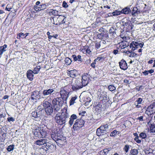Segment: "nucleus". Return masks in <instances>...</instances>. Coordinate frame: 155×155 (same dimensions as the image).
I'll use <instances>...</instances> for the list:
<instances>
[{"label":"nucleus","instance_id":"obj_20","mask_svg":"<svg viewBox=\"0 0 155 155\" xmlns=\"http://www.w3.org/2000/svg\"><path fill=\"white\" fill-rule=\"evenodd\" d=\"M70 76L71 78L78 77V74L77 71L75 70H72L69 71Z\"/></svg>","mask_w":155,"mask_h":155},{"label":"nucleus","instance_id":"obj_44","mask_svg":"<svg viewBox=\"0 0 155 155\" xmlns=\"http://www.w3.org/2000/svg\"><path fill=\"white\" fill-rule=\"evenodd\" d=\"M117 132H119L117 131L116 130H114L110 133V135L111 137L115 136Z\"/></svg>","mask_w":155,"mask_h":155},{"label":"nucleus","instance_id":"obj_40","mask_svg":"<svg viewBox=\"0 0 155 155\" xmlns=\"http://www.w3.org/2000/svg\"><path fill=\"white\" fill-rule=\"evenodd\" d=\"M108 88L109 90L111 91H114L116 89L115 87L112 85H109Z\"/></svg>","mask_w":155,"mask_h":155},{"label":"nucleus","instance_id":"obj_21","mask_svg":"<svg viewBox=\"0 0 155 155\" xmlns=\"http://www.w3.org/2000/svg\"><path fill=\"white\" fill-rule=\"evenodd\" d=\"M127 42L125 41H122L119 43V48L121 49H124L128 47L127 45Z\"/></svg>","mask_w":155,"mask_h":155},{"label":"nucleus","instance_id":"obj_22","mask_svg":"<svg viewBox=\"0 0 155 155\" xmlns=\"http://www.w3.org/2000/svg\"><path fill=\"white\" fill-rule=\"evenodd\" d=\"M7 45L5 44L3 46H0V55H2L3 52L6 51Z\"/></svg>","mask_w":155,"mask_h":155},{"label":"nucleus","instance_id":"obj_15","mask_svg":"<svg viewBox=\"0 0 155 155\" xmlns=\"http://www.w3.org/2000/svg\"><path fill=\"white\" fill-rule=\"evenodd\" d=\"M54 91L53 89L50 88L48 90H44L42 92V94L45 96H49Z\"/></svg>","mask_w":155,"mask_h":155},{"label":"nucleus","instance_id":"obj_10","mask_svg":"<svg viewBox=\"0 0 155 155\" xmlns=\"http://www.w3.org/2000/svg\"><path fill=\"white\" fill-rule=\"evenodd\" d=\"M97 37L99 39L103 40H107L109 38L108 33L106 32H103L101 33H99L97 35Z\"/></svg>","mask_w":155,"mask_h":155},{"label":"nucleus","instance_id":"obj_12","mask_svg":"<svg viewBox=\"0 0 155 155\" xmlns=\"http://www.w3.org/2000/svg\"><path fill=\"white\" fill-rule=\"evenodd\" d=\"M48 141V140L46 138H44L35 141V144L41 146L44 145L45 146V145Z\"/></svg>","mask_w":155,"mask_h":155},{"label":"nucleus","instance_id":"obj_36","mask_svg":"<svg viewBox=\"0 0 155 155\" xmlns=\"http://www.w3.org/2000/svg\"><path fill=\"white\" fill-rule=\"evenodd\" d=\"M77 98V96L72 97L70 101V105H71L73 104L74 103L75 101Z\"/></svg>","mask_w":155,"mask_h":155},{"label":"nucleus","instance_id":"obj_11","mask_svg":"<svg viewBox=\"0 0 155 155\" xmlns=\"http://www.w3.org/2000/svg\"><path fill=\"white\" fill-rule=\"evenodd\" d=\"M45 147L48 150H50L51 152L54 151L56 149V146L49 143L48 141L45 145Z\"/></svg>","mask_w":155,"mask_h":155},{"label":"nucleus","instance_id":"obj_1","mask_svg":"<svg viewBox=\"0 0 155 155\" xmlns=\"http://www.w3.org/2000/svg\"><path fill=\"white\" fill-rule=\"evenodd\" d=\"M68 112L66 109L63 110L61 115L58 114H56L54 119L56 122L59 124L63 125L66 123L69 117Z\"/></svg>","mask_w":155,"mask_h":155},{"label":"nucleus","instance_id":"obj_31","mask_svg":"<svg viewBox=\"0 0 155 155\" xmlns=\"http://www.w3.org/2000/svg\"><path fill=\"white\" fill-rule=\"evenodd\" d=\"M74 83L77 85L80 88H81L83 87V86L81 83V80H78V79H77L75 82Z\"/></svg>","mask_w":155,"mask_h":155},{"label":"nucleus","instance_id":"obj_42","mask_svg":"<svg viewBox=\"0 0 155 155\" xmlns=\"http://www.w3.org/2000/svg\"><path fill=\"white\" fill-rule=\"evenodd\" d=\"M25 35V34L22 33H19L17 35V38L18 39H20L21 38H23Z\"/></svg>","mask_w":155,"mask_h":155},{"label":"nucleus","instance_id":"obj_41","mask_svg":"<svg viewBox=\"0 0 155 155\" xmlns=\"http://www.w3.org/2000/svg\"><path fill=\"white\" fill-rule=\"evenodd\" d=\"M14 147V145H9L7 148V150L9 152L13 150Z\"/></svg>","mask_w":155,"mask_h":155},{"label":"nucleus","instance_id":"obj_2","mask_svg":"<svg viewBox=\"0 0 155 155\" xmlns=\"http://www.w3.org/2000/svg\"><path fill=\"white\" fill-rule=\"evenodd\" d=\"M64 102V100H63L62 98L59 97H57L53 100L52 103L54 113L60 110Z\"/></svg>","mask_w":155,"mask_h":155},{"label":"nucleus","instance_id":"obj_52","mask_svg":"<svg viewBox=\"0 0 155 155\" xmlns=\"http://www.w3.org/2000/svg\"><path fill=\"white\" fill-rule=\"evenodd\" d=\"M56 143L58 144V145H62L63 144V141L62 140V139H61L59 140L56 142Z\"/></svg>","mask_w":155,"mask_h":155},{"label":"nucleus","instance_id":"obj_25","mask_svg":"<svg viewBox=\"0 0 155 155\" xmlns=\"http://www.w3.org/2000/svg\"><path fill=\"white\" fill-rule=\"evenodd\" d=\"M48 13L50 15H53L55 16L58 15V11L55 10L50 9Z\"/></svg>","mask_w":155,"mask_h":155},{"label":"nucleus","instance_id":"obj_57","mask_svg":"<svg viewBox=\"0 0 155 155\" xmlns=\"http://www.w3.org/2000/svg\"><path fill=\"white\" fill-rule=\"evenodd\" d=\"M62 136L60 134H59V135H58V136H57V137L56 138V141L61 139L62 138Z\"/></svg>","mask_w":155,"mask_h":155},{"label":"nucleus","instance_id":"obj_54","mask_svg":"<svg viewBox=\"0 0 155 155\" xmlns=\"http://www.w3.org/2000/svg\"><path fill=\"white\" fill-rule=\"evenodd\" d=\"M62 6L63 7L66 8L68 7V5L65 1H64L63 2Z\"/></svg>","mask_w":155,"mask_h":155},{"label":"nucleus","instance_id":"obj_34","mask_svg":"<svg viewBox=\"0 0 155 155\" xmlns=\"http://www.w3.org/2000/svg\"><path fill=\"white\" fill-rule=\"evenodd\" d=\"M65 61L67 65H69L71 64L72 61L69 58L67 57L65 59Z\"/></svg>","mask_w":155,"mask_h":155},{"label":"nucleus","instance_id":"obj_51","mask_svg":"<svg viewBox=\"0 0 155 155\" xmlns=\"http://www.w3.org/2000/svg\"><path fill=\"white\" fill-rule=\"evenodd\" d=\"M101 42H97L95 45V47L97 49L99 48L101 46Z\"/></svg>","mask_w":155,"mask_h":155},{"label":"nucleus","instance_id":"obj_17","mask_svg":"<svg viewBox=\"0 0 155 155\" xmlns=\"http://www.w3.org/2000/svg\"><path fill=\"white\" fill-rule=\"evenodd\" d=\"M89 79V78H81V79H80L83 87L87 85L89 81H91Z\"/></svg>","mask_w":155,"mask_h":155},{"label":"nucleus","instance_id":"obj_27","mask_svg":"<svg viewBox=\"0 0 155 155\" xmlns=\"http://www.w3.org/2000/svg\"><path fill=\"white\" fill-rule=\"evenodd\" d=\"M74 83L72 85L71 89L73 91H76L81 88Z\"/></svg>","mask_w":155,"mask_h":155},{"label":"nucleus","instance_id":"obj_55","mask_svg":"<svg viewBox=\"0 0 155 155\" xmlns=\"http://www.w3.org/2000/svg\"><path fill=\"white\" fill-rule=\"evenodd\" d=\"M7 119H8V120L9 122H10L11 121L13 122V121H14L15 120V119L13 118L12 117H8L7 118Z\"/></svg>","mask_w":155,"mask_h":155},{"label":"nucleus","instance_id":"obj_59","mask_svg":"<svg viewBox=\"0 0 155 155\" xmlns=\"http://www.w3.org/2000/svg\"><path fill=\"white\" fill-rule=\"evenodd\" d=\"M86 53L89 54H90V52H91V51H90V49L89 48H87L86 49Z\"/></svg>","mask_w":155,"mask_h":155},{"label":"nucleus","instance_id":"obj_60","mask_svg":"<svg viewBox=\"0 0 155 155\" xmlns=\"http://www.w3.org/2000/svg\"><path fill=\"white\" fill-rule=\"evenodd\" d=\"M87 122L89 123H93L94 122L93 119H91L88 120H87Z\"/></svg>","mask_w":155,"mask_h":155},{"label":"nucleus","instance_id":"obj_50","mask_svg":"<svg viewBox=\"0 0 155 155\" xmlns=\"http://www.w3.org/2000/svg\"><path fill=\"white\" fill-rule=\"evenodd\" d=\"M144 87L142 85H140L138 87H137L136 88V90L138 91H139L143 89Z\"/></svg>","mask_w":155,"mask_h":155},{"label":"nucleus","instance_id":"obj_32","mask_svg":"<svg viewBox=\"0 0 155 155\" xmlns=\"http://www.w3.org/2000/svg\"><path fill=\"white\" fill-rule=\"evenodd\" d=\"M58 135H59V134L57 133H53L51 135V138L55 142L57 141L56 140L57 137V136H58Z\"/></svg>","mask_w":155,"mask_h":155},{"label":"nucleus","instance_id":"obj_5","mask_svg":"<svg viewBox=\"0 0 155 155\" xmlns=\"http://www.w3.org/2000/svg\"><path fill=\"white\" fill-rule=\"evenodd\" d=\"M146 6V4H141L140 5H137L135 7H134L131 12V14L133 17H135L137 15L141 13V6Z\"/></svg>","mask_w":155,"mask_h":155},{"label":"nucleus","instance_id":"obj_6","mask_svg":"<svg viewBox=\"0 0 155 155\" xmlns=\"http://www.w3.org/2000/svg\"><path fill=\"white\" fill-rule=\"evenodd\" d=\"M68 87L67 86L61 88V89L60 93L61 97H60L62 98L64 101L66 100L68 96L69 91L68 90Z\"/></svg>","mask_w":155,"mask_h":155},{"label":"nucleus","instance_id":"obj_14","mask_svg":"<svg viewBox=\"0 0 155 155\" xmlns=\"http://www.w3.org/2000/svg\"><path fill=\"white\" fill-rule=\"evenodd\" d=\"M120 68L123 70H126L127 68V64L126 61L124 59H122L119 62Z\"/></svg>","mask_w":155,"mask_h":155},{"label":"nucleus","instance_id":"obj_19","mask_svg":"<svg viewBox=\"0 0 155 155\" xmlns=\"http://www.w3.org/2000/svg\"><path fill=\"white\" fill-rule=\"evenodd\" d=\"M77 117L75 114H73L71 115L69 121L68 122L70 126L72 125L74 122V120L77 119Z\"/></svg>","mask_w":155,"mask_h":155},{"label":"nucleus","instance_id":"obj_18","mask_svg":"<svg viewBox=\"0 0 155 155\" xmlns=\"http://www.w3.org/2000/svg\"><path fill=\"white\" fill-rule=\"evenodd\" d=\"M131 6H127L123 8L121 11V14H128L131 12V10L130 8Z\"/></svg>","mask_w":155,"mask_h":155},{"label":"nucleus","instance_id":"obj_61","mask_svg":"<svg viewBox=\"0 0 155 155\" xmlns=\"http://www.w3.org/2000/svg\"><path fill=\"white\" fill-rule=\"evenodd\" d=\"M118 52V51L117 49H114L113 51V53L115 55L117 54Z\"/></svg>","mask_w":155,"mask_h":155},{"label":"nucleus","instance_id":"obj_35","mask_svg":"<svg viewBox=\"0 0 155 155\" xmlns=\"http://www.w3.org/2000/svg\"><path fill=\"white\" fill-rule=\"evenodd\" d=\"M40 68H41L40 66H38L35 68L34 70H33V71L34 74H38V72L39 71Z\"/></svg>","mask_w":155,"mask_h":155},{"label":"nucleus","instance_id":"obj_43","mask_svg":"<svg viewBox=\"0 0 155 155\" xmlns=\"http://www.w3.org/2000/svg\"><path fill=\"white\" fill-rule=\"evenodd\" d=\"M34 9L35 11L36 12L39 11L41 10V7H39L37 5H35L34 6Z\"/></svg>","mask_w":155,"mask_h":155},{"label":"nucleus","instance_id":"obj_24","mask_svg":"<svg viewBox=\"0 0 155 155\" xmlns=\"http://www.w3.org/2000/svg\"><path fill=\"white\" fill-rule=\"evenodd\" d=\"M137 42L132 41L130 44V47L133 50H134L138 48Z\"/></svg>","mask_w":155,"mask_h":155},{"label":"nucleus","instance_id":"obj_4","mask_svg":"<svg viewBox=\"0 0 155 155\" xmlns=\"http://www.w3.org/2000/svg\"><path fill=\"white\" fill-rule=\"evenodd\" d=\"M108 129L109 126L107 124L101 126L97 130V135L99 137L107 134L108 133Z\"/></svg>","mask_w":155,"mask_h":155},{"label":"nucleus","instance_id":"obj_45","mask_svg":"<svg viewBox=\"0 0 155 155\" xmlns=\"http://www.w3.org/2000/svg\"><path fill=\"white\" fill-rule=\"evenodd\" d=\"M130 146H130L128 145H126L124 146V149L126 153L128 152Z\"/></svg>","mask_w":155,"mask_h":155},{"label":"nucleus","instance_id":"obj_37","mask_svg":"<svg viewBox=\"0 0 155 155\" xmlns=\"http://www.w3.org/2000/svg\"><path fill=\"white\" fill-rule=\"evenodd\" d=\"M112 14L114 16H117L121 14V11L116 10L114 12H112Z\"/></svg>","mask_w":155,"mask_h":155},{"label":"nucleus","instance_id":"obj_8","mask_svg":"<svg viewBox=\"0 0 155 155\" xmlns=\"http://www.w3.org/2000/svg\"><path fill=\"white\" fill-rule=\"evenodd\" d=\"M145 112L148 115L155 113V102L148 106Z\"/></svg>","mask_w":155,"mask_h":155},{"label":"nucleus","instance_id":"obj_56","mask_svg":"<svg viewBox=\"0 0 155 155\" xmlns=\"http://www.w3.org/2000/svg\"><path fill=\"white\" fill-rule=\"evenodd\" d=\"M72 57L74 61H78L77 57L75 55H73Z\"/></svg>","mask_w":155,"mask_h":155},{"label":"nucleus","instance_id":"obj_13","mask_svg":"<svg viewBox=\"0 0 155 155\" xmlns=\"http://www.w3.org/2000/svg\"><path fill=\"white\" fill-rule=\"evenodd\" d=\"M41 98L39 91H35L32 93L31 95V98L32 99H39Z\"/></svg>","mask_w":155,"mask_h":155},{"label":"nucleus","instance_id":"obj_48","mask_svg":"<svg viewBox=\"0 0 155 155\" xmlns=\"http://www.w3.org/2000/svg\"><path fill=\"white\" fill-rule=\"evenodd\" d=\"M137 47L138 48L140 47L141 48H142L143 46L144 45V43L143 42H142L141 43H138L137 42Z\"/></svg>","mask_w":155,"mask_h":155},{"label":"nucleus","instance_id":"obj_47","mask_svg":"<svg viewBox=\"0 0 155 155\" xmlns=\"http://www.w3.org/2000/svg\"><path fill=\"white\" fill-rule=\"evenodd\" d=\"M124 82L125 84L126 85H127L128 84H129L131 82V80H130V79L127 80V79H124Z\"/></svg>","mask_w":155,"mask_h":155},{"label":"nucleus","instance_id":"obj_23","mask_svg":"<svg viewBox=\"0 0 155 155\" xmlns=\"http://www.w3.org/2000/svg\"><path fill=\"white\" fill-rule=\"evenodd\" d=\"M122 51L127 53L128 55H129V54H130L129 56L130 57H136L137 55V54L134 52H131L130 51L123 50Z\"/></svg>","mask_w":155,"mask_h":155},{"label":"nucleus","instance_id":"obj_63","mask_svg":"<svg viewBox=\"0 0 155 155\" xmlns=\"http://www.w3.org/2000/svg\"><path fill=\"white\" fill-rule=\"evenodd\" d=\"M137 119L140 121H142L143 120V117L140 116V117H139L137 118Z\"/></svg>","mask_w":155,"mask_h":155},{"label":"nucleus","instance_id":"obj_16","mask_svg":"<svg viewBox=\"0 0 155 155\" xmlns=\"http://www.w3.org/2000/svg\"><path fill=\"white\" fill-rule=\"evenodd\" d=\"M42 110H40L38 112L36 111H34L31 113V116L34 118H37L40 117L42 115Z\"/></svg>","mask_w":155,"mask_h":155},{"label":"nucleus","instance_id":"obj_28","mask_svg":"<svg viewBox=\"0 0 155 155\" xmlns=\"http://www.w3.org/2000/svg\"><path fill=\"white\" fill-rule=\"evenodd\" d=\"M138 152L137 149H132L130 151V155H137Z\"/></svg>","mask_w":155,"mask_h":155},{"label":"nucleus","instance_id":"obj_3","mask_svg":"<svg viewBox=\"0 0 155 155\" xmlns=\"http://www.w3.org/2000/svg\"><path fill=\"white\" fill-rule=\"evenodd\" d=\"M35 136L38 138L44 137L47 134V131L41 127H37L33 131Z\"/></svg>","mask_w":155,"mask_h":155},{"label":"nucleus","instance_id":"obj_7","mask_svg":"<svg viewBox=\"0 0 155 155\" xmlns=\"http://www.w3.org/2000/svg\"><path fill=\"white\" fill-rule=\"evenodd\" d=\"M43 106L45 108V112L47 114L51 115L53 111V109L51 104L47 101H44Z\"/></svg>","mask_w":155,"mask_h":155},{"label":"nucleus","instance_id":"obj_29","mask_svg":"<svg viewBox=\"0 0 155 155\" xmlns=\"http://www.w3.org/2000/svg\"><path fill=\"white\" fill-rule=\"evenodd\" d=\"M146 6L143 5V6L141 7V8H142V12L141 13H148V10L147 8L146 7Z\"/></svg>","mask_w":155,"mask_h":155},{"label":"nucleus","instance_id":"obj_39","mask_svg":"<svg viewBox=\"0 0 155 155\" xmlns=\"http://www.w3.org/2000/svg\"><path fill=\"white\" fill-rule=\"evenodd\" d=\"M150 131L151 132H155V123L151 124L150 127Z\"/></svg>","mask_w":155,"mask_h":155},{"label":"nucleus","instance_id":"obj_58","mask_svg":"<svg viewBox=\"0 0 155 155\" xmlns=\"http://www.w3.org/2000/svg\"><path fill=\"white\" fill-rule=\"evenodd\" d=\"M77 58H78V61H83V60L81 58V56L80 55H78L77 56Z\"/></svg>","mask_w":155,"mask_h":155},{"label":"nucleus","instance_id":"obj_53","mask_svg":"<svg viewBox=\"0 0 155 155\" xmlns=\"http://www.w3.org/2000/svg\"><path fill=\"white\" fill-rule=\"evenodd\" d=\"M101 42L104 44H108L109 42L107 40H102Z\"/></svg>","mask_w":155,"mask_h":155},{"label":"nucleus","instance_id":"obj_38","mask_svg":"<svg viewBox=\"0 0 155 155\" xmlns=\"http://www.w3.org/2000/svg\"><path fill=\"white\" fill-rule=\"evenodd\" d=\"M109 32L110 34H112L113 35L116 34L115 29L114 27H111L109 29Z\"/></svg>","mask_w":155,"mask_h":155},{"label":"nucleus","instance_id":"obj_9","mask_svg":"<svg viewBox=\"0 0 155 155\" xmlns=\"http://www.w3.org/2000/svg\"><path fill=\"white\" fill-rule=\"evenodd\" d=\"M84 122L83 120L82 119H78L76 120L75 123L73 126V128L75 129H78L82 127Z\"/></svg>","mask_w":155,"mask_h":155},{"label":"nucleus","instance_id":"obj_64","mask_svg":"<svg viewBox=\"0 0 155 155\" xmlns=\"http://www.w3.org/2000/svg\"><path fill=\"white\" fill-rule=\"evenodd\" d=\"M140 104H135V105L136 108H139L141 107V106Z\"/></svg>","mask_w":155,"mask_h":155},{"label":"nucleus","instance_id":"obj_62","mask_svg":"<svg viewBox=\"0 0 155 155\" xmlns=\"http://www.w3.org/2000/svg\"><path fill=\"white\" fill-rule=\"evenodd\" d=\"M143 73L144 75H148V74H149V72L148 71H145L143 72Z\"/></svg>","mask_w":155,"mask_h":155},{"label":"nucleus","instance_id":"obj_26","mask_svg":"<svg viewBox=\"0 0 155 155\" xmlns=\"http://www.w3.org/2000/svg\"><path fill=\"white\" fill-rule=\"evenodd\" d=\"M34 74L33 71L29 70L27 72V78H32L34 76Z\"/></svg>","mask_w":155,"mask_h":155},{"label":"nucleus","instance_id":"obj_49","mask_svg":"<svg viewBox=\"0 0 155 155\" xmlns=\"http://www.w3.org/2000/svg\"><path fill=\"white\" fill-rule=\"evenodd\" d=\"M110 148L105 149L103 150V152L104 153V154L106 155L108 152L110 150Z\"/></svg>","mask_w":155,"mask_h":155},{"label":"nucleus","instance_id":"obj_46","mask_svg":"<svg viewBox=\"0 0 155 155\" xmlns=\"http://www.w3.org/2000/svg\"><path fill=\"white\" fill-rule=\"evenodd\" d=\"M140 136L142 138L144 139L146 138L147 136L146 134L143 132H142L140 134Z\"/></svg>","mask_w":155,"mask_h":155},{"label":"nucleus","instance_id":"obj_33","mask_svg":"<svg viewBox=\"0 0 155 155\" xmlns=\"http://www.w3.org/2000/svg\"><path fill=\"white\" fill-rule=\"evenodd\" d=\"M143 101V98H138L135 101V104H142Z\"/></svg>","mask_w":155,"mask_h":155},{"label":"nucleus","instance_id":"obj_30","mask_svg":"<svg viewBox=\"0 0 155 155\" xmlns=\"http://www.w3.org/2000/svg\"><path fill=\"white\" fill-rule=\"evenodd\" d=\"M101 59V57H97V58L95 59L94 60V62L91 64V66L94 68L95 67V64H96V62L97 61V60L100 61Z\"/></svg>","mask_w":155,"mask_h":155}]
</instances>
